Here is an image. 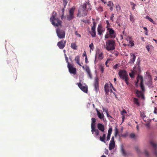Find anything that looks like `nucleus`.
Listing matches in <instances>:
<instances>
[{
	"label": "nucleus",
	"instance_id": "obj_42",
	"mask_svg": "<svg viewBox=\"0 0 157 157\" xmlns=\"http://www.w3.org/2000/svg\"><path fill=\"white\" fill-rule=\"evenodd\" d=\"M106 23L107 24V26H106V28L107 29H108V28H110L109 27L110 26V25L109 22V21L108 20L106 21Z\"/></svg>",
	"mask_w": 157,
	"mask_h": 157
},
{
	"label": "nucleus",
	"instance_id": "obj_35",
	"mask_svg": "<svg viewBox=\"0 0 157 157\" xmlns=\"http://www.w3.org/2000/svg\"><path fill=\"white\" fill-rule=\"evenodd\" d=\"M146 75L148 79H150V78H152L151 76V75H150V73L149 72L147 71L146 72Z\"/></svg>",
	"mask_w": 157,
	"mask_h": 157
},
{
	"label": "nucleus",
	"instance_id": "obj_47",
	"mask_svg": "<svg viewBox=\"0 0 157 157\" xmlns=\"http://www.w3.org/2000/svg\"><path fill=\"white\" fill-rule=\"evenodd\" d=\"M121 152H122V154L123 155H126V152H125V151H124V149L122 147V148H121Z\"/></svg>",
	"mask_w": 157,
	"mask_h": 157
},
{
	"label": "nucleus",
	"instance_id": "obj_61",
	"mask_svg": "<svg viewBox=\"0 0 157 157\" xmlns=\"http://www.w3.org/2000/svg\"><path fill=\"white\" fill-rule=\"evenodd\" d=\"M85 61L86 63H88V61L87 59V56H86V57H85Z\"/></svg>",
	"mask_w": 157,
	"mask_h": 157
},
{
	"label": "nucleus",
	"instance_id": "obj_32",
	"mask_svg": "<svg viewBox=\"0 0 157 157\" xmlns=\"http://www.w3.org/2000/svg\"><path fill=\"white\" fill-rule=\"evenodd\" d=\"M140 87L142 91H144L145 90L144 87L143 83H140Z\"/></svg>",
	"mask_w": 157,
	"mask_h": 157
},
{
	"label": "nucleus",
	"instance_id": "obj_12",
	"mask_svg": "<svg viewBox=\"0 0 157 157\" xmlns=\"http://www.w3.org/2000/svg\"><path fill=\"white\" fill-rule=\"evenodd\" d=\"M105 31V29L103 28L101 24H99L98 25L97 28V31L98 32V34L99 35H101Z\"/></svg>",
	"mask_w": 157,
	"mask_h": 157
},
{
	"label": "nucleus",
	"instance_id": "obj_25",
	"mask_svg": "<svg viewBox=\"0 0 157 157\" xmlns=\"http://www.w3.org/2000/svg\"><path fill=\"white\" fill-rule=\"evenodd\" d=\"M106 135L105 134H103L102 136H100L99 138V139L101 142L105 143V139Z\"/></svg>",
	"mask_w": 157,
	"mask_h": 157
},
{
	"label": "nucleus",
	"instance_id": "obj_44",
	"mask_svg": "<svg viewBox=\"0 0 157 157\" xmlns=\"http://www.w3.org/2000/svg\"><path fill=\"white\" fill-rule=\"evenodd\" d=\"M129 43L131 44V46H133L134 45V41L132 40L129 41Z\"/></svg>",
	"mask_w": 157,
	"mask_h": 157
},
{
	"label": "nucleus",
	"instance_id": "obj_18",
	"mask_svg": "<svg viewBox=\"0 0 157 157\" xmlns=\"http://www.w3.org/2000/svg\"><path fill=\"white\" fill-rule=\"evenodd\" d=\"M136 96L138 97L141 98H144V95L142 93L138 90H137L136 92Z\"/></svg>",
	"mask_w": 157,
	"mask_h": 157
},
{
	"label": "nucleus",
	"instance_id": "obj_22",
	"mask_svg": "<svg viewBox=\"0 0 157 157\" xmlns=\"http://www.w3.org/2000/svg\"><path fill=\"white\" fill-rule=\"evenodd\" d=\"M115 146V142H110L109 145V149L110 150H112L114 148Z\"/></svg>",
	"mask_w": 157,
	"mask_h": 157
},
{
	"label": "nucleus",
	"instance_id": "obj_30",
	"mask_svg": "<svg viewBox=\"0 0 157 157\" xmlns=\"http://www.w3.org/2000/svg\"><path fill=\"white\" fill-rule=\"evenodd\" d=\"M115 137H116L117 136V135L118 134V129L117 128V126H116L115 127Z\"/></svg>",
	"mask_w": 157,
	"mask_h": 157
},
{
	"label": "nucleus",
	"instance_id": "obj_43",
	"mask_svg": "<svg viewBox=\"0 0 157 157\" xmlns=\"http://www.w3.org/2000/svg\"><path fill=\"white\" fill-rule=\"evenodd\" d=\"M91 50H93L94 48V46L93 43H91L89 46Z\"/></svg>",
	"mask_w": 157,
	"mask_h": 157
},
{
	"label": "nucleus",
	"instance_id": "obj_36",
	"mask_svg": "<svg viewBox=\"0 0 157 157\" xmlns=\"http://www.w3.org/2000/svg\"><path fill=\"white\" fill-rule=\"evenodd\" d=\"M112 131V127L109 128L108 131V135H111Z\"/></svg>",
	"mask_w": 157,
	"mask_h": 157
},
{
	"label": "nucleus",
	"instance_id": "obj_11",
	"mask_svg": "<svg viewBox=\"0 0 157 157\" xmlns=\"http://www.w3.org/2000/svg\"><path fill=\"white\" fill-rule=\"evenodd\" d=\"M66 43V40H63L59 41L57 43V46L60 49H63L65 47Z\"/></svg>",
	"mask_w": 157,
	"mask_h": 157
},
{
	"label": "nucleus",
	"instance_id": "obj_13",
	"mask_svg": "<svg viewBox=\"0 0 157 157\" xmlns=\"http://www.w3.org/2000/svg\"><path fill=\"white\" fill-rule=\"evenodd\" d=\"M82 7L88 12L91 10V6L89 2H87L84 4Z\"/></svg>",
	"mask_w": 157,
	"mask_h": 157
},
{
	"label": "nucleus",
	"instance_id": "obj_60",
	"mask_svg": "<svg viewBox=\"0 0 157 157\" xmlns=\"http://www.w3.org/2000/svg\"><path fill=\"white\" fill-rule=\"evenodd\" d=\"M145 155H146V156H148L149 155V153L147 151H145Z\"/></svg>",
	"mask_w": 157,
	"mask_h": 157
},
{
	"label": "nucleus",
	"instance_id": "obj_2",
	"mask_svg": "<svg viewBox=\"0 0 157 157\" xmlns=\"http://www.w3.org/2000/svg\"><path fill=\"white\" fill-rule=\"evenodd\" d=\"M115 41L113 40H109L106 42V49L108 51L113 50L115 49Z\"/></svg>",
	"mask_w": 157,
	"mask_h": 157
},
{
	"label": "nucleus",
	"instance_id": "obj_17",
	"mask_svg": "<svg viewBox=\"0 0 157 157\" xmlns=\"http://www.w3.org/2000/svg\"><path fill=\"white\" fill-rule=\"evenodd\" d=\"M130 59L129 63H133L135 61L136 56L134 54H132L130 55Z\"/></svg>",
	"mask_w": 157,
	"mask_h": 157
},
{
	"label": "nucleus",
	"instance_id": "obj_62",
	"mask_svg": "<svg viewBox=\"0 0 157 157\" xmlns=\"http://www.w3.org/2000/svg\"><path fill=\"white\" fill-rule=\"evenodd\" d=\"M110 142H115L114 140V137L113 136L112 137Z\"/></svg>",
	"mask_w": 157,
	"mask_h": 157
},
{
	"label": "nucleus",
	"instance_id": "obj_52",
	"mask_svg": "<svg viewBox=\"0 0 157 157\" xmlns=\"http://www.w3.org/2000/svg\"><path fill=\"white\" fill-rule=\"evenodd\" d=\"M135 134L134 133H131L130 135V137L132 138H134L135 137Z\"/></svg>",
	"mask_w": 157,
	"mask_h": 157
},
{
	"label": "nucleus",
	"instance_id": "obj_50",
	"mask_svg": "<svg viewBox=\"0 0 157 157\" xmlns=\"http://www.w3.org/2000/svg\"><path fill=\"white\" fill-rule=\"evenodd\" d=\"M110 88H111V87L113 89L114 91H116V89L113 87L112 84L111 83H110Z\"/></svg>",
	"mask_w": 157,
	"mask_h": 157
},
{
	"label": "nucleus",
	"instance_id": "obj_55",
	"mask_svg": "<svg viewBox=\"0 0 157 157\" xmlns=\"http://www.w3.org/2000/svg\"><path fill=\"white\" fill-rule=\"evenodd\" d=\"M75 34L78 37H80L81 36V35L78 33V32L77 31H76L75 32Z\"/></svg>",
	"mask_w": 157,
	"mask_h": 157
},
{
	"label": "nucleus",
	"instance_id": "obj_39",
	"mask_svg": "<svg viewBox=\"0 0 157 157\" xmlns=\"http://www.w3.org/2000/svg\"><path fill=\"white\" fill-rule=\"evenodd\" d=\"M140 116L141 117L144 118L146 117V115H145L144 112H140Z\"/></svg>",
	"mask_w": 157,
	"mask_h": 157
},
{
	"label": "nucleus",
	"instance_id": "obj_26",
	"mask_svg": "<svg viewBox=\"0 0 157 157\" xmlns=\"http://www.w3.org/2000/svg\"><path fill=\"white\" fill-rule=\"evenodd\" d=\"M71 48L73 49L76 50L78 47L76 44L75 43H72L71 44Z\"/></svg>",
	"mask_w": 157,
	"mask_h": 157
},
{
	"label": "nucleus",
	"instance_id": "obj_15",
	"mask_svg": "<svg viewBox=\"0 0 157 157\" xmlns=\"http://www.w3.org/2000/svg\"><path fill=\"white\" fill-rule=\"evenodd\" d=\"M150 143L153 147L154 154L155 156L157 157V144L153 141H151Z\"/></svg>",
	"mask_w": 157,
	"mask_h": 157
},
{
	"label": "nucleus",
	"instance_id": "obj_40",
	"mask_svg": "<svg viewBox=\"0 0 157 157\" xmlns=\"http://www.w3.org/2000/svg\"><path fill=\"white\" fill-rule=\"evenodd\" d=\"M91 36L93 37H95L96 36V31H92V32L90 33Z\"/></svg>",
	"mask_w": 157,
	"mask_h": 157
},
{
	"label": "nucleus",
	"instance_id": "obj_58",
	"mask_svg": "<svg viewBox=\"0 0 157 157\" xmlns=\"http://www.w3.org/2000/svg\"><path fill=\"white\" fill-rule=\"evenodd\" d=\"M146 49L147 50L148 52H149L150 51V46H149L147 45L146 46Z\"/></svg>",
	"mask_w": 157,
	"mask_h": 157
},
{
	"label": "nucleus",
	"instance_id": "obj_38",
	"mask_svg": "<svg viewBox=\"0 0 157 157\" xmlns=\"http://www.w3.org/2000/svg\"><path fill=\"white\" fill-rule=\"evenodd\" d=\"M65 58V60L66 61V62L67 63V65H68V64H71L68 62V57H67V55L66 54H64Z\"/></svg>",
	"mask_w": 157,
	"mask_h": 157
},
{
	"label": "nucleus",
	"instance_id": "obj_33",
	"mask_svg": "<svg viewBox=\"0 0 157 157\" xmlns=\"http://www.w3.org/2000/svg\"><path fill=\"white\" fill-rule=\"evenodd\" d=\"M75 61L76 62V63H78L79 62V57L78 56H77L75 57Z\"/></svg>",
	"mask_w": 157,
	"mask_h": 157
},
{
	"label": "nucleus",
	"instance_id": "obj_10",
	"mask_svg": "<svg viewBox=\"0 0 157 157\" xmlns=\"http://www.w3.org/2000/svg\"><path fill=\"white\" fill-rule=\"evenodd\" d=\"M95 91L96 92H98L99 89V80L98 77H95L94 78V84Z\"/></svg>",
	"mask_w": 157,
	"mask_h": 157
},
{
	"label": "nucleus",
	"instance_id": "obj_29",
	"mask_svg": "<svg viewBox=\"0 0 157 157\" xmlns=\"http://www.w3.org/2000/svg\"><path fill=\"white\" fill-rule=\"evenodd\" d=\"M123 79H124V81L126 83L127 85H128L129 82H128V80L129 78H128V76H126V77L123 78Z\"/></svg>",
	"mask_w": 157,
	"mask_h": 157
},
{
	"label": "nucleus",
	"instance_id": "obj_24",
	"mask_svg": "<svg viewBox=\"0 0 157 157\" xmlns=\"http://www.w3.org/2000/svg\"><path fill=\"white\" fill-rule=\"evenodd\" d=\"M152 78H150L149 79L148 81L147 82L146 84L149 87H152L153 86H152Z\"/></svg>",
	"mask_w": 157,
	"mask_h": 157
},
{
	"label": "nucleus",
	"instance_id": "obj_5",
	"mask_svg": "<svg viewBox=\"0 0 157 157\" xmlns=\"http://www.w3.org/2000/svg\"><path fill=\"white\" fill-rule=\"evenodd\" d=\"M75 9V7H72L69 11V14L67 16V20L70 21L74 18V13Z\"/></svg>",
	"mask_w": 157,
	"mask_h": 157
},
{
	"label": "nucleus",
	"instance_id": "obj_31",
	"mask_svg": "<svg viewBox=\"0 0 157 157\" xmlns=\"http://www.w3.org/2000/svg\"><path fill=\"white\" fill-rule=\"evenodd\" d=\"M135 149L138 154H140V151L139 149V147L137 146H136L135 147Z\"/></svg>",
	"mask_w": 157,
	"mask_h": 157
},
{
	"label": "nucleus",
	"instance_id": "obj_37",
	"mask_svg": "<svg viewBox=\"0 0 157 157\" xmlns=\"http://www.w3.org/2000/svg\"><path fill=\"white\" fill-rule=\"evenodd\" d=\"M63 5L64 6V8H65L66 6L67 1V0H63Z\"/></svg>",
	"mask_w": 157,
	"mask_h": 157
},
{
	"label": "nucleus",
	"instance_id": "obj_63",
	"mask_svg": "<svg viewBox=\"0 0 157 157\" xmlns=\"http://www.w3.org/2000/svg\"><path fill=\"white\" fill-rule=\"evenodd\" d=\"M111 4H112V5H113L112 2H111L110 1L109 2H108V6H111Z\"/></svg>",
	"mask_w": 157,
	"mask_h": 157
},
{
	"label": "nucleus",
	"instance_id": "obj_27",
	"mask_svg": "<svg viewBox=\"0 0 157 157\" xmlns=\"http://www.w3.org/2000/svg\"><path fill=\"white\" fill-rule=\"evenodd\" d=\"M92 122L91 123V128L93 126L94 127H95L96 119L94 118H91Z\"/></svg>",
	"mask_w": 157,
	"mask_h": 157
},
{
	"label": "nucleus",
	"instance_id": "obj_14",
	"mask_svg": "<svg viewBox=\"0 0 157 157\" xmlns=\"http://www.w3.org/2000/svg\"><path fill=\"white\" fill-rule=\"evenodd\" d=\"M79 88L83 92L87 93L88 91V87L86 86H83L81 83H78L77 84Z\"/></svg>",
	"mask_w": 157,
	"mask_h": 157
},
{
	"label": "nucleus",
	"instance_id": "obj_9",
	"mask_svg": "<svg viewBox=\"0 0 157 157\" xmlns=\"http://www.w3.org/2000/svg\"><path fill=\"white\" fill-rule=\"evenodd\" d=\"M118 75L120 77L121 79L128 76L126 71L124 70H120L118 73Z\"/></svg>",
	"mask_w": 157,
	"mask_h": 157
},
{
	"label": "nucleus",
	"instance_id": "obj_59",
	"mask_svg": "<svg viewBox=\"0 0 157 157\" xmlns=\"http://www.w3.org/2000/svg\"><path fill=\"white\" fill-rule=\"evenodd\" d=\"M118 66V64H117L114 66L113 68H114L115 69H116L117 68Z\"/></svg>",
	"mask_w": 157,
	"mask_h": 157
},
{
	"label": "nucleus",
	"instance_id": "obj_48",
	"mask_svg": "<svg viewBox=\"0 0 157 157\" xmlns=\"http://www.w3.org/2000/svg\"><path fill=\"white\" fill-rule=\"evenodd\" d=\"M102 110L104 112H105L106 113H108V110L106 108H104V107L102 108Z\"/></svg>",
	"mask_w": 157,
	"mask_h": 157
},
{
	"label": "nucleus",
	"instance_id": "obj_19",
	"mask_svg": "<svg viewBox=\"0 0 157 157\" xmlns=\"http://www.w3.org/2000/svg\"><path fill=\"white\" fill-rule=\"evenodd\" d=\"M85 71L87 72V74L89 76V78L90 79H92V76L91 73L90 71L89 67L86 66V67L85 69Z\"/></svg>",
	"mask_w": 157,
	"mask_h": 157
},
{
	"label": "nucleus",
	"instance_id": "obj_21",
	"mask_svg": "<svg viewBox=\"0 0 157 157\" xmlns=\"http://www.w3.org/2000/svg\"><path fill=\"white\" fill-rule=\"evenodd\" d=\"M98 128L101 131L103 132L104 131V125L101 123H98L97 125Z\"/></svg>",
	"mask_w": 157,
	"mask_h": 157
},
{
	"label": "nucleus",
	"instance_id": "obj_4",
	"mask_svg": "<svg viewBox=\"0 0 157 157\" xmlns=\"http://www.w3.org/2000/svg\"><path fill=\"white\" fill-rule=\"evenodd\" d=\"M56 31L57 36L59 38L63 39L65 38V31L59 28H57Z\"/></svg>",
	"mask_w": 157,
	"mask_h": 157
},
{
	"label": "nucleus",
	"instance_id": "obj_16",
	"mask_svg": "<svg viewBox=\"0 0 157 157\" xmlns=\"http://www.w3.org/2000/svg\"><path fill=\"white\" fill-rule=\"evenodd\" d=\"M91 128V132L92 134L95 135L96 136H98L99 133V130L98 129L95 128V127H94L93 126Z\"/></svg>",
	"mask_w": 157,
	"mask_h": 157
},
{
	"label": "nucleus",
	"instance_id": "obj_8",
	"mask_svg": "<svg viewBox=\"0 0 157 157\" xmlns=\"http://www.w3.org/2000/svg\"><path fill=\"white\" fill-rule=\"evenodd\" d=\"M67 67L69 69V72L75 75L76 73V70L75 68L71 64H68Z\"/></svg>",
	"mask_w": 157,
	"mask_h": 157
},
{
	"label": "nucleus",
	"instance_id": "obj_34",
	"mask_svg": "<svg viewBox=\"0 0 157 157\" xmlns=\"http://www.w3.org/2000/svg\"><path fill=\"white\" fill-rule=\"evenodd\" d=\"M130 21L132 22H134L135 20H134V19L133 15H132V14H131L130 15Z\"/></svg>",
	"mask_w": 157,
	"mask_h": 157
},
{
	"label": "nucleus",
	"instance_id": "obj_1",
	"mask_svg": "<svg viewBox=\"0 0 157 157\" xmlns=\"http://www.w3.org/2000/svg\"><path fill=\"white\" fill-rule=\"evenodd\" d=\"M56 15V12L55 11H53L52 13V16L50 17V20L52 25L56 26H58L61 25L62 22L59 19L55 17Z\"/></svg>",
	"mask_w": 157,
	"mask_h": 157
},
{
	"label": "nucleus",
	"instance_id": "obj_57",
	"mask_svg": "<svg viewBox=\"0 0 157 157\" xmlns=\"http://www.w3.org/2000/svg\"><path fill=\"white\" fill-rule=\"evenodd\" d=\"M110 136H111L110 135H109L107 134V140H106L107 141H108L110 140Z\"/></svg>",
	"mask_w": 157,
	"mask_h": 157
},
{
	"label": "nucleus",
	"instance_id": "obj_53",
	"mask_svg": "<svg viewBox=\"0 0 157 157\" xmlns=\"http://www.w3.org/2000/svg\"><path fill=\"white\" fill-rule=\"evenodd\" d=\"M129 75L131 78H133L134 77V73L132 72L131 73H129Z\"/></svg>",
	"mask_w": 157,
	"mask_h": 157
},
{
	"label": "nucleus",
	"instance_id": "obj_41",
	"mask_svg": "<svg viewBox=\"0 0 157 157\" xmlns=\"http://www.w3.org/2000/svg\"><path fill=\"white\" fill-rule=\"evenodd\" d=\"M130 5L132 6V10H134L135 9V7L136 6V4L131 2L130 3Z\"/></svg>",
	"mask_w": 157,
	"mask_h": 157
},
{
	"label": "nucleus",
	"instance_id": "obj_64",
	"mask_svg": "<svg viewBox=\"0 0 157 157\" xmlns=\"http://www.w3.org/2000/svg\"><path fill=\"white\" fill-rule=\"evenodd\" d=\"M93 26H92L94 27H96V23L95 21H94L93 22Z\"/></svg>",
	"mask_w": 157,
	"mask_h": 157
},
{
	"label": "nucleus",
	"instance_id": "obj_7",
	"mask_svg": "<svg viewBox=\"0 0 157 157\" xmlns=\"http://www.w3.org/2000/svg\"><path fill=\"white\" fill-rule=\"evenodd\" d=\"M98 57V59L101 60L103 58L104 56L103 52L100 50L98 49L96 52V59Z\"/></svg>",
	"mask_w": 157,
	"mask_h": 157
},
{
	"label": "nucleus",
	"instance_id": "obj_51",
	"mask_svg": "<svg viewBox=\"0 0 157 157\" xmlns=\"http://www.w3.org/2000/svg\"><path fill=\"white\" fill-rule=\"evenodd\" d=\"M114 14L113 13H112L110 17V19L112 21H113V18L114 17Z\"/></svg>",
	"mask_w": 157,
	"mask_h": 157
},
{
	"label": "nucleus",
	"instance_id": "obj_49",
	"mask_svg": "<svg viewBox=\"0 0 157 157\" xmlns=\"http://www.w3.org/2000/svg\"><path fill=\"white\" fill-rule=\"evenodd\" d=\"M126 113V111L125 109H123L122 111L121 112V114L122 115H125V114Z\"/></svg>",
	"mask_w": 157,
	"mask_h": 157
},
{
	"label": "nucleus",
	"instance_id": "obj_54",
	"mask_svg": "<svg viewBox=\"0 0 157 157\" xmlns=\"http://www.w3.org/2000/svg\"><path fill=\"white\" fill-rule=\"evenodd\" d=\"M105 94H107L109 91V89H105Z\"/></svg>",
	"mask_w": 157,
	"mask_h": 157
},
{
	"label": "nucleus",
	"instance_id": "obj_3",
	"mask_svg": "<svg viewBox=\"0 0 157 157\" xmlns=\"http://www.w3.org/2000/svg\"><path fill=\"white\" fill-rule=\"evenodd\" d=\"M107 32L105 36V38H109L110 37L113 39L115 38L116 37V33L114 30L112 28H108Z\"/></svg>",
	"mask_w": 157,
	"mask_h": 157
},
{
	"label": "nucleus",
	"instance_id": "obj_46",
	"mask_svg": "<svg viewBox=\"0 0 157 157\" xmlns=\"http://www.w3.org/2000/svg\"><path fill=\"white\" fill-rule=\"evenodd\" d=\"M109 85L108 83H106L104 86V89H109Z\"/></svg>",
	"mask_w": 157,
	"mask_h": 157
},
{
	"label": "nucleus",
	"instance_id": "obj_28",
	"mask_svg": "<svg viewBox=\"0 0 157 157\" xmlns=\"http://www.w3.org/2000/svg\"><path fill=\"white\" fill-rule=\"evenodd\" d=\"M133 101L135 104H136L138 106H140V104L137 98H134Z\"/></svg>",
	"mask_w": 157,
	"mask_h": 157
},
{
	"label": "nucleus",
	"instance_id": "obj_56",
	"mask_svg": "<svg viewBox=\"0 0 157 157\" xmlns=\"http://www.w3.org/2000/svg\"><path fill=\"white\" fill-rule=\"evenodd\" d=\"M148 20H149V21L151 22L153 24H155V23H154V21H153V19L151 18H149Z\"/></svg>",
	"mask_w": 157,
	"mask_h": 157
},
{
	"label": "nucleus",
	"instance_id": "obj_45",
	"mask_svg": "<svg viewBox=\"0 0 157 157\" xmlns=\"http://www.w3.org/2000/svg\"><path fill=\"white\" fill-rule=\"evenodd\" d=\"M126 39L128 41H129L130 40H132V37L130 36H126Z\"/></svg>",
	"mask_w": 157,
	"mask_h": 157
},
{
	"label": "nucleus",
	"instance_id": "obj_20",
	"mask_svg": "<svg viewBox=\"0 0 157 157\" xmlns=\"http://www.w3.org/2000/svg\"><path fill=\"white\" fill-rule=\"evenodd\" d=\"M137 81L136 83V85H137V84L138 82L139 81H140V83L144 82V79L143 77L141 75H138L137 77Z\"/></svg>",
	"mask_w": 157,
	"mask_h": 157
},
{
	"label": "nucleus",
	"instance_id": "obj_23",
	"mask_svg": "<svg viewBox=\"0 0 157 157\" xmlns=\"http://www.w3.org/2000/svg\"><path fill=\"white\" fill-rule=\"evenodd\" d=\"M97 115L98 117L100 119H104V116L103 113H101L98 110H97Z\"/></svg>",
	"mask_w": 157,
	"mask_h": 157
},
{
	"label": "nucleus",
	"instance_id": "obj_6",
	"mask_svg": "<svg viewBox=\"0 0 157 157\" xmlns=\"http://www.w3.org/2000/svg\"><path fill=\"white\" fill-rule=\"evenodd\" d=\"M88 12L87 10L82 7V8L78 10L77 16L85 17L87 15Z\"/></svg>",
	"mask_w": 157,
	"mask_h": 157
}]
</instances>
